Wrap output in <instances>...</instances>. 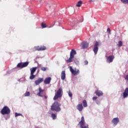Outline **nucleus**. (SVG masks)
Segmentation results:
<instances>
[{
	"label": "nucleus",
	"instance_id": "nucleus-36",
	"mask_svg": "<svg viewBox=\"0 0 128 128\" xmlns=\"http://www.w3.org/2000/svg\"><path fill=\"white\" fill-rule=\"evenodd\" d=\"M96 0H89V2H90V4H92V2H94Z\"/></svg>",
	"mask_w": 128,
	"mask_h": 128
},
{
	"label": "nucleus",
	"instance_id": "nucleus-31",
	"mask_svg": "<svg viewBox=\"0 0 128 128\" xmlns=\"http://www.w3.org/2000/svg\"><path fill=\"white\" fill-rule=\"evenodd\" d=\"M22 116L21 114L16 112L15 113V116Z\"/></svg>",
	"mask_w": 128,
	"mask_h": 128
},
{
	"label": "nucleus",
	"instance_id": "nucleus-15",
	"mask_svg": "<svg viewBox=\"0 0 128 128\" xmlns=\"http://www.w3.org/2000/svg\"><path fill=\"white\" fill-rule=\"evenodd\" d=\"M50 80H52V78L48 77L44 80V84H50Z\"/></svg>",
	"mask_w": 128,
	"mask_h": 128
},
{
	"label": "nucleus",
	"instance_id": "nucleus-17",
	"mask_svg": "<svg viewBox=\"0 0 128 128\" xmlns=\"http://www.w3.org/2000/svg\"><path fill=\"white\" fill-rule=\"evenodd\" d=\"M128 96V88H126L123 93V97L124 98Z\"/></svg>",
	"mask_w": 128,
	"mask_h": 128
},
{
	"label": "nucleus",
	"instance_id": "nucleus-2",
	"mask_svg": "<svg viewBox=\"0 0 128 128\" xmlns=\"http://www.w3.org/2000/svg\"><path fill=\"white\" fill-rule=\"evenodd\" d=\"M62 88H60L56 92L55 94V96L54 98V100H56L58 98H62Z\"/></svg>",
	"mask_w": 128,
	"mask_h": 128
},
{
	"label": "nucleus",
	"instance_id": "nucleus-30",
	"mask_svg": "<svg viewBox=\"0 0 128 128\" xmlns=\"http://www.w3.org/2000/svg\"><path fill=\"white\" fill-rule=\"evenodd\" d=\"M41 70H42V72H46V67H42L41 68Z\"/></svg>",
	"mask_w": 128,
	"mask_h": 128
},
{
	"label": "nucleus",
	"instance_id": "nucleus-9",
	"mask_svg": "<svg viewBox=\"0 0 128 128\" xmlns=\"http://www.w3.org/2000/svg\"><path fill=\"white\" fill-rule=\"evenodd\" d=\"M88 48V43L86 42H83L81 43V48L82 50H86Z\"/></svg>",
	"mask_w": 128,
	"mask_h": 128
},
{
	"label": "nucleus",
	"instance_id": "nucleus-38",
	"mask_svg": "<svg viewBox=\"0 0 128 128\" xmlns=\"http://www.w3.org/2000/svg\"><path fill=\"white\" fill-rule=\"evenodd\" d=\"M44 98L45 100H46V98H48V96H46V95H44Z\"/></svg>",
	"mask_w": 128,
	"mask_h": 128
},
{
	"label": "nucleus",
	"instance_id": "nucleus-4",
	"mask_svg": "<svg viewBox=\"0 0 128 128\" xmlns=\"http://www.w3.org/2000/svg\"><path fill=\"white\" fill-rule=\"evenodd\" d=\"M2 114H10V110L8 107V106H4L0 110Z\"/></svg>",
	"mask_w": 128,
	"mask_h": 128
},
{
	"label": "nucleus",
	"instance_id": "nucleus-33",
	"mask_svg": "<svg viewBox=\"0 0 128 128\" xmlns=\"http://www.w3.org/2000/svg\"><path fill=\"white\" fill-rule=\"evenodd\" d=\"M88 64V60L84 61V66H87V64Z\"/></svg>",
	"mask_w": 128,
	"mask_h": 128
},
{
	"label": "nucleus",
	"instance_id": "nucleus-37",
	"mask_svg": "<svg viewBox=\"0 0 128 128\" xmlns=\"http://www.w3.org/2000/svg\"><path fill=\"white\" fill-rule=\"evenodd\" d=\"M107 32H110V28H108V29H107Z\"/></svg>",
	"mask_w": 128,
	"mask_h": 128
},
{
	"label": "nucleus",
	"instance_id": "nucleus-28",
	"mask_svg": "<svg viewBox=\"0 0 128 128\" xmlns=\"http://www.w3.org/2000/svg\"><path fill=\"white\" fill-rule=\"evenodd\" d=\"M30 92H26L24 94V96H30Z\"/></svg>",
	"mask_w": 128,
	"mask_h": 128
},
{
	"label": "nucleus",
	"instance_id": "nucleus-27",
	"mask_svg": "<svg viewBox=\"0 0 128 128\" xmlns=\"http://www.w3.org/2000/svg\"><path fill=\"white\" fill-rule=\"evenodd\" d=\"M68 94L70 98H72V93L70 90L68 91Z\"/></svg>",
	"mask_w": 128,
	"mask_h": 128
},
{
	"label": "nucleus",
	"instance_id": "nucleus-6",
	"mask_svg": "<svg viewBox=\"0 0 128 128\" xmlns=\"http://www.w3.org/2000/svg\"><path fill=\"white\" fill-rule=\"evenodd\" d=\"M36 50H38V52H40V50H46V47L44 46H36L34 47Z\"/></svg>",
	"mask_w": 128,
	"mask_h": 128
},
{
	"label": "nucleus",
	"instance_id": "nucleus-16",
	"mask_svg": "<svg viewBox=\"0 0 128 128\" xmlns=\"http://www.w3.org/2000/svg\"><path fill=\"white\" fill-rule=\"evenodd\" d=\"M76 109L78 110L79 112H82V110H84V106H82V104H78L76 106Z\"/></svg>",
	"mask_w": 128,
	"mask_h": 128
},
{
	"label": "nucleus",
	"instance_id": "nucleus-32",
	"mask_svg": "<svg viewBox=\"0 0 128 128\" xmlns=\"http://www.w3.org/2000/svg\"><path fill=\"white\" fill-rule=\"evenodd\" d=\"M55 23L53 22L52 25H50L49 26H47V28H52L54 26Z\"/></svg>",
	"mask_w": 128,
	"mask_h": 128
},
{
	"label": "nucleus",
	"instance_id": "nucleus-22",
	"mask_svg": "<svg viewBox=\"0 0 128 128\" xmlns=\"http://www.w3.org/2000/svg\"><path fill=\"white\" fill-rule=\"evenodd\" d=\"M41 26L42 28H48V26H46V24L44 22H42L41 23Z\"/></svg>",
	"mask_w": 128,
	"mask_h": 128
},
{
	"label": "nucleus",
	"instance_id": "nucleus-26",
	"mask_svg": "<svg viewBox=\"0 0 128 128\" xmlns=\"http://www.w3.org/2000/svg\"><path fill=\"white\" fill-rule=\"evenodd\" d=\"M118 46H119L120 48V46H122V41H119L118 43Z\"/></svg>",
	"mask_w": 128,
	"mask_h": 128
},
{
	"label": "nucleus",
	"instance_id": "nucleus-29",
	"mask_svg": "<svg viewBox=\"0 0 128 128\" xmlns=\"http://www.w3.org/2000/svg\"><path fill=\"white\" fill-rule=\"evenodd\" d=\"M123 4H128V0H121Z\"/></svg>",
	"mask_w": 128,
	"mask_h": 128
},
{
	"label": "nucleus",
	"instance_id": "nucleus-23",
	"mask_svg": "<svg viewBox=\"0 0 128 128\" xmlns=\"http://www.w3.org/2000/svg\"><path fill=\"white\" fill-rule=\"evenodd\" d=\"M82 1H79L78 2L76 6L78 8H80V6H82Z\"/></svg>",
	"mask_w": 128,
	"mask_h": 128
},
{
	"label": "nucleus",
	"instance_id": "nucleus-5",
	"mask_svg": "<svg viewBox=\"0 0 128 128\" xmlns=\"http://www.w3.org/2000/svg\"><path fill=\"white\" fill-rule=\"evenodd\" d=\"M28 66V62H24V63L20 62L18 63L17 65V68H26V66Z\"/></svg>",
	"mask_w": 128,
	"mask_h": 128
},
{
	"label": "nucleus",
	"instance_id": "nucleus-25",
	"mask_svg": "<svg viewBox=\"0 0 128 128\" xmlns=\"http://www.w3.org/2000/svg\"><path fill=\"white\" fill-rule=\"evenodd\" d=\"M34 78H36V75H34V74H32L30 73V80H34Z\"/></svg>",
	"mask_w": 128,
	"mask_h": 128
},
{
	"label": "nucleus",
	"instance_id": "nucleus-3",
	"mask_svg": "<svg viewBox=\"0 0 128 128\" xmlns=\"http://www.w3.org/2000/svg\"><path fill=\"white\" fill-rule=\"evenodd\" d=\"M74 54H76V52L74 50H72L70 52V57L69 59L66 60V62L68 64H70V62H72V59L74 58Z\"/></svg>",
	"mask_w": 128,
	"mask_h": 128
},
{
	"label": "nucleus",
	"instance_id": "nucleus-18",
	"mask_svg": "<svg viewBox=\"0 0 128 128\" xmlns=\"http://www.w3.org/2000/svg\"><path fill=\"white\" fill-rule=\"evenodd\" d=\"M95 94L98 96H103L104 93L102 92L100 90H97L96 91Z\"/></svg>",
	"mask_w": 128,
	"mask_h": 128
},
{
	"label": "nucleus",
	"instance_id": "nucleus-12",
	"mask_svg": "<svg viewBox=\"0 0 128 128\" xmlns=\"http://www.w3.org/2000/svg\"><path fill=\"white\" fill-rule=\"evenodd\" d=\"M44 82V78H39L37 80L34 82V84L36 86H38L40 84Z\"/></svg>",
	"mask_w": 128,
	"mask_h": 128
},
{
	"label": "nucleus",
	"instance_id": "nucleus-34",
	"mask_svg": "<svg viewBox=\"0 0 128 128\" xmlns=\"http://www.w3.org/2000/svg\"><path fill=\"white\" fill-rule=\"evenodd\" d=\"M124 78L128 82V75H126L124 76Z\"/></svg>",
	"mask_w": 128,
	"mask_h": 128
},
{
	"label": "nucleus",
	"instance_id": "nucleus-7",
	"mask_svg": "<svg viewBox=\"0 0 128 128\" xmlns=\"http://www.w3.org/2000/svg\"><path fill=\"white\" fill-rule=\"evenodd\" d=\"M70 72L74 76H78V74H80V70H74L72 69V66H70Z\"/></svg>",
	"mask_w": 128,
	"mask_h": 128
},
{
	"label": "nucleus",
	"instance_id": "nucleus-24",
	"mask_svg": "<svg viewBox=\"0 0 128 128\" xmlns=\"http://www.w3.org/2000/svg\"><path fill=\"white\" fill-rule=\"evenodd\" d=\"M51 116H52V120H56V114H51Z\"/></svg>",
	"mask_w": 128,
	"mask_h": 128
},
{
	"label": "nucleus",
	"instance_id": "nucleus-14",
	"mask_svg": "<svg viewBox=\"0 0 128 128\" xmlns=\"http://www.w3.org/2000/svg\"><path fill=\"white\" fill-rule=\"evenodd\" d=\"M38 90H39V92L37 94V96H38L42 97V94H44V90L42 89L41 88H39Z\"/></svg>",
	"mask_w": 128,
	"mask_h": 128
},
{
	"label": "nucleus",
	"instance_id": "nucleus-10",
	"mask_svg": "<svg viewBox=\"0 0 128 128\" xmlns=\"http://www.w3.org/2000/svg\"><path fill=\"white\" fill-rule=\"evenodd\" d=\"M98 42H96L95 44L94 45V48L93 50L95 54H98Z\"/></svg>",
	"mask_w": 128,
	"mask_h": 128
},
{
	"label": "nucleus",
	"instance_id": "nucleus-35",
	"mask_svg": "<svg viewBox=\"0 0 128 128\" xmlns=\"http://www.w3.org/2000/svg\"><path fill=\"white\" fill-rule=\"evenodd\" d=\"M97 99H98V97L96 96H94L92 98L93 100H97Z\"/></svg>",
	"mask_w": 128,
	"mask_h": 128
},
{
	"label": "nucleus",
	"instance_id": "nucleus-13",
	"mask_svg": "<svg viewBox=\"0 0 128 128\" xmlns=\"http://www.w3.org/2000/svg\"><path fill=\"white\" fill-rule=\"evenodd\" d=\"M114 59V55L110 56L107 58V62L109 64H110V62H112V60Z\"/></svg>",
	"mask_w": 128,
	"mask_h": 128
},
{
	"label": "nucleus",
	"instance_id": "nucleus-39",
	"mask_svg": "<svg viewBox=\"0 0 128 128\" xmlns=\"http://www.w3.org/2000/svg\"><path fill=\"white\" fill-rule=\"evenodd\" d=\"M96 104H99L100 102H99L98 101L97 102H96Z\"/></svg>",
	"mask_w": 128,
	"mask_h": 128
},
{
	"label": "nucleus",
	"instance_id": "nucleus-1",
	"mask_svg": "<svg viewBox=\"0 0 128 128\" xmlns=\"http://www.w3.org/2000/svg\"><path fill=\"white\" fill-rule=\"evenodd\" d=\"M60 106L62 104L58 103V102H54L51 106L50 110H51L54 112H60L62 108H60Z\"/></svg>",
	"mask_w": 128,
	"mask_h": 128
},
{
	"label": "nucleus",
	"instance_id": "nucleus-19",
	"mask_svg": "<svg viewBox=\"0 0 128 128\" xmlns=\"http://www.w3.org/2000/svg\"><path fill=\"white\" fill-rule=\"evenodd\" d=\"M61 80H66V71L63 70L61 74Z\"/></svg>",
	"mask_w": 128,
	"mask_h": 128
},
{
	"label": "nucleus",
	"instance_id": "nucleus-20",
	"mask_svg": "<svg viewBox=\"0 0 128 128\" xmlns=\"http://www.w3.org/2000/svg\"><path fill=\"white\" fill-rule=\"evenodd\" d=\"M38 68V67H34L32 68H30V74H34V72H36V69Z\"/></svg>",
	"mask_w": 128,
	"mask_h": 128
},
{
	"label": "nucleus",
	"instance_id": "nucleus-21",
	"mask_svg": "<svg viewBox=\"0 0 128 128\" xmlns=\"http://www.w3.org/2000/svg\"><path fill=\"white\" fill-rule=\"evenodd\" d=\"M82 104L84 108H86L88 106V102H86V100H83Z\"/></svg>",
	"mask_w": 128,
	"mask_h": 128
},
{
	"label": "nucleus",
	"instance_id": "nucleus-40",
	"mask_svg": "<svg viewBox=\"0 0 128 128\" xmlns=\"http://www.w3.org/2000/svg\"><path fill=\"white\" fill-rule=\"evenodd\" d=\"M54 6H56V4H54Z\"/></svg>",
	"mask_w": 128,
	"mask_h": 128
},
{
	"label": "nucleus",
	"instance_id": "nucleus-11",
	"mask_svg": "<svg viewBox=\"0 0 128 128\" xmlns=\"http://www.w3.org/2000/svg\"><path fill=\"white\" fill-rule=\"evenodd\" d=\"M112 122L114 124V126H116L118 122H120V119L118 118H116L112 119Z\"/></svg>",
	"mask_w": 128,
	"mask_h": 128
},
{
	"label": "nucleus",
	"instance_id": "nucleus-8",
	"mask_svg": "<svg viewBox=\"0 0 128 128\" xmlns=\"http://www.w3.org/2000/svg\"><path fill=\"white\" fill-rule=\"evenodd\" d=\"M84 118L82 116L81 118V120L79 122L78 124H80L81 128H86V126H84Z\"/></svg>",
	"mask_w": 128,
	"mask_h": 128
}]
</instances>
